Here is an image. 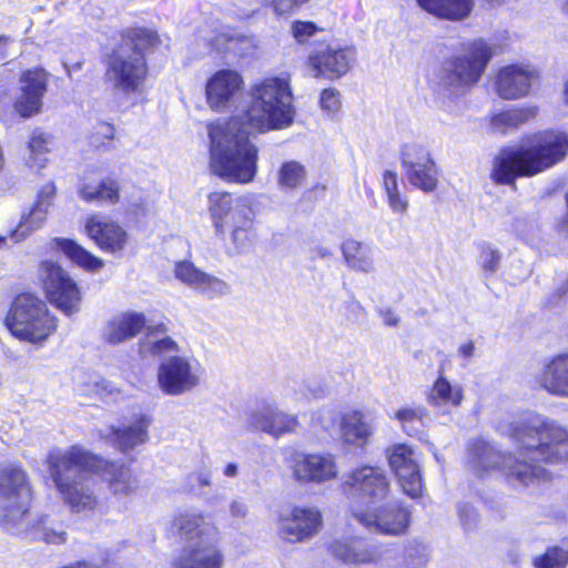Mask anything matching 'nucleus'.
Masks as SVG:
<instances>
[{"instance_id":"obj_1","label":"nucleus","mask_w":568,"mask_h":568,"mask_svg":"<svg viewBox=\"0 0 568 568\" xmlns=\"http://www.w3.org/2000/svg\"><path fill=\"white\" fill-rule=\"evenodd\" d=\"M252 100L242 118L210 128L211 168L221 179L247 184L257 173L258 149L243 124L258 133L283 129L293 122L288 81L268 77L252 87Z\"/></svg>"},{"instance_id":"obj_2","label":"nucleus","mask_w":568,"mask_h":568,"mask_svg":"<svg viewBox=\"0 0 568 568\" xmlns=\"http://www.w3.org/2000/svg\"><path fill=\"white\" fill-rule=\"evenodd\" d=\"M500 432L514 439L517 455H504L489 444L478 440L469 446L470 467L477 475L499 469L524 485L548 478L538 463H560L568 459V430L555 420L538 414L500 425Z\"/></svg>"},{"instance_id":"obj_3","label":"nucleus","mask_w":568,"mask_h":568,"mask_svg":"<svg viewBox=\"0 0 568 568\" xmlns=\"http://www.w3.org/2000/svg\"><path fill=\"white\" fill-rule=\"evenodd\" d=\"M49 478L60 498L74 513H88L101 507L92 475H99L112 495L126 497L138 488L131 469L122 464L106 462L73 446L68 450H53L47 458Z\"/></svg>"},{"instance_id":"obj_4","label":"nucleus","mask_w":568,"mask_h":568,"mask_svg":"<svg viewBox=\"0 0 568 568\" xmlns=\"http://www.w3.org/2000/svg\"><path fill=\"white\" fill-rule=\"evenodd\" d=\"M568 156V132L547 128L525 134L520 145L504 146L495 155L489 173L496 185H515L564 162Z\"/></svg>"},{"instance_id":"obj_5","label":"nucleus","mask_w":568,"mask_h":568,"mask_svg":"<svg viewBox=\"0 0 568 568\" xmlns=\"http://www.w3.org/2000/svg\"><path fill=\"white\" fill-rule=\"evenodd\" d=\"M120 42L103 59L104 81L124 97L140 95L150 77L149 55L162 40L155 29L134 26L119 31Z\"/></svg>"},{"instance_id":"obj_6","label":"nucleus","mask_w":568,"mask_h":568,"mask_svg":"<svg viewBox=\"0 0 568 568\" xmlns=\"http://www.w3.org/2000/svg\"><path fill=\"white\" fill-rule=\"evenodd\" d=\"M32 490L26 473L17 466L0 470V527L11 535L42 539L51 544L65 541V532L47 527L43 517L30 511Z\"/></svg>"},{"instance_id":"obj_7","label":"nucleus","mask_w":568,"mask_h":568,"mask_svg":"<svg viewBox=\"0 0 568 568\" xmlns=\"http://www.w3.org/2000/svg\"><path fill=\"white\" fill-rule=\"evenodd\" d=\"M171 529L187 544L174 561V568H222L223 556L215 546L219 530L203 514H180Z\"/></svg>"},{"instance_id":"obj_8","label":"nucleus","mask_w":568,"mask_h":568,"mask_svg":"<svg viewBox=\"0 0 568 568\" xmlns=\"http://www.w3.org/2000/svg\"><path fill=\"white\" fill-rule=\"evenodd\" d=\"M493 57V47L483 38L463 43L459 53L443 61L438 88L454 98L468 93L479 83Z\"/></svg>"},{"instance_id":"obj_9","label":"nucleus","mask_w":568,"mask_h":568,"mask_svg":"<svg viewBox=\"0 0 568 568\" xmlns=\"http://www.w3.org/2000/svg\"><path fill=\"white\" fill-rule=\"evenodd\" d=\"M3 323L18 339L39 344L57 329L58 318L40 297L20 294L11 302Z\"/></svg>"},{"instance_id":"obj_10","label":"nucleus","mask_w":568,"mask_h":568,"mask_svg":"<svg viewBox=\"0 0 568 568\" xmlns=\"http://www.w3.org/2000/svg\"><path fill=\"white\" fill-rule=\"evenodd\" d=\"M343 490L349 500V510L355 519V507L369 509L392 496L390 480L384 468L375 465H359L349 470L343 483Z\"/></svg>"},{"instance_id":"obj_11","label":"nucleus","mask_w":568,"mask_h":568,"mask_svg":"<svg viewBox=\"0 0 568 568\" xmlns=\"http://www.w3.org/2000/svg\"><path fill=\"white\" fill-rule=\"evenodd\" d=\"M38 282L48 301L64 315L71 316L81 308L82 294L75 281L54 261L39 265Z\"/></svg>"},{"instance_id":"obj_12","label":"nucleus","mask_w":568,"mask_h":568,"mask_svg":"<svg viewBox=\"0 0 568 568\" xmlns=\"http://www.w3.org/2000/svg\"><path fill=\"white\" fill-rule=\"evenodd\" d=\"M292 478L298 484L324 485L335 480L339 468L332 453L293 452L286 459Z\"/></svg>"},{"instance_id":"obj_13","label":"nucleus","mask_w":568,"mask_h":568,"mask_svg":"<svg viewBox=\"0 0 568 568\" xmlns=\"http://www.w3.org/2000/svg\"><path fill=\"white\" fill-rule=\"evenodd\" d=\"M355 519L369 530L398 536L407 531L410 524V511L389 497L386 501L369 509L362 505L356 506Z\"/></svg>"},{"instance_id":"obj_14","label":"nucleus","mask_w":568,"mask_h":568,"mask_svg":"<svg viewBox=\"0 0 568 568\" xmlns=\"http://www.w3.org/2000/svg\"><path fill=\"white\" fill-rule=\"evenodd\" d=\"M201 382L199 363L186 356H170L161 362L158 368V385L171 396L185 394Z\"/></svg>"},{"instance_id":"obj_15","label":"nucleus","mask_w":568,"mask_h":568,"mask_svg":"<svg viewBox=\"0 0 568 568\" xmlns=\"http://www.w3.org/2000/svg\"><path fill=\"white\" fill-rule=\"evenodd\" d=\"M322 528V515L315 507L294 506L278 514V536L290 542H303L314 537Z\"/></svg>"},{"instance_id":"obj_16","label":"nucleus","mask_w":568,"mask_h":568,"mask_svg":"<svg viewBox=\"0 0 568 568\" xmlns=\"http://www.w3.org/2000/svg\"><path fill=\"white\" fill-rule=\"evenodd\" d=\"M306 62L316 78L337 80L349 71L353 54L349 48L320 42Z\"/></svg>"},{"instance_id":"obj_17","label":"nucleus","mask_w":568,"mask_h":568,"mask_svg":"<svg viewBox=\"0 0 568 568\" xmlns=\"http://www.w3.org/2000/svg\"><path fill=\"white\" fill-rule=\"evenodd\" d=\"M48 82L49 73L42 67L30 68L21 72V93L12 104L19 118L29 119L41 112Z\"/></svg>"},{"instance_id":"obj_18","label":"nucleus","mask_w":568,"mask_h":568,"mask_svg":"<svg viewBox=\"0 0 568 568\" xmlns=\"http://www.w3.org/2000/svg\"><path fill=\"white\" fill-rule=\"evenodd\" d=\"M387 458L404 493L412 498L418 497L423 480L414 450L405 444L393 445L387 448Z\"/></svg>"},{"instance_id":"obj_19","label":"nucleus","mask_w":568,"mask_h":568,"mask_svg":"<svg viewBox=\"0 0 568 568\" xmlns=\"http://www.w3.org/2000/svg\"><path fill=\"white\" fill-rule=\"evenodd\" d=\"M537 71L525 64L510 63L501 67L495 77L494 90L503 100H519L529 95Z\"/></svg>"},{"instance_id":"obj_20","label":"nucleus","mask_w":568,"mask_h":568,"mask_svg":"<svg viewBox=\"0 0 568 568\" xmlns=\"http://www.w3.org/2000/svg\"><path fill=\"white\" fill-rule=\"evenodd\" d=\"M242 75L231 69H221L214 72L206 81L205 98L209 106L214 111L226 109L234 97L243 89Z\"/></svg>"},{"instance_id":"obj_21","label":"nucleus","mask_w":568,"mask_h":568,"mask_svg":"<svg viewBox=\"0 0 568 568\" xmlns=\"http://www.w3.org/2000/svg\"><path fill=\"white\" fill-rule=\"evenodd\" d=\"M150 425L151 418L145 414H139L121 427L110 425L101 428L100 436L112 446L125 453L148 440Z\"/></svg>"},{"instance_id":"obj_22","label":"nucleus","mask_w":568,"mask_h":568,"mask_svg":"<svg viewBox=\"0 0 568 568\" xmlns=\"http://www.w3.org/2000/svg\"><path fill=\"white\" fill-rule=\"evenodd\" d=\"M57 189L53 182H48L40 189L37 199L28 214L23 215L18 225L10 231L9 237L13 243L26 240L34 230H38L45 221Z\"/></svg>"},{"instance_id":"obj_23","label":"nucleus","mask_w":568,"mask_h":568,"mask_svg":"<svg viewBox=\"0 0 568 568\" xmlns=\"http://www.w3.org/2000/svg\"><path fill=\"white\" fill-rule=\"evenodd\" d=\"M374 434V425L366 412L359 408H349L342 413L339 419V437L343 444L363 448Z\"/></svg>"},{"instance_id":"obj_24","label":"nucleus","mask_w":568,"mask_h":568,"mask_svg":"<svg viewBox=\"0 0 568 568\" xmlns=\"http://www.w3.org/2000/svg\"><path fill=\"white\" fill-rule=\"evenodd\" d=\"M328 551L348 565L371 564L379 557L377 546L361 537L336 539L328 546Z\"/></svg>"},{"instance_id":"obj_25","label":"nucleus","mask_w":568,"mask_h":568,"mask_svg":"<svg viewBox=\"0 0 568 568\" xmlns=\"http://www.w3.org/2000/svg\"><path fill=\"white\" fill-rule=\"evenodd\" d=\"M537 383L550 395L568 398V353L547 361L537 377Z\"/></svg>"},{"instance_id":"obj_26","label":"nucleus","mask_w":568,"mask_h":568,"mask_svg":"<svg viewBox=\"0 0 568 568\" xmlns=\"http://www.w3.org/2000/svg\"><path fill=\"white\" fill-rule=\"evenodd\" d=\"M95 170L87 174L79 189V196L84 202H101L115 205L121 201V185L118 179L103 178L97 180L92 176Z\"/></svg>"},{"instance_id":"obj_27","label":"nucleus","mask_w":568,"mask_h":568,"mask_svg":"<svg viewBox=\"0 0 568 568\" xmlns=\"http://www.w3.org/2000/svg\"><path fill=\"white\" fill-rule=\"evenodd\" d=\"M145 324L146 320L143 313H119L105 324L103 337L110 344H120L135 337Z\"/></svg>"},{"instance_id":"obj_28","label":"nucleus","mask_w":568,"mask_h":568,"mask_svg":"<svg viewBox=\"0 0 568 568\" xmlns=\"http://www.w3.org/2000/svg\"><path fill=\"white\" fill-rule=\"evenodd\" d=\"M251 424L258 430L281 437L295 432L298 419L295 415L286 414L275 407H265L253 414Z\"/></svg>"},{"instance_id":"obj_29","label":"nucleus","mask_w":568,"mask_h":568,"mask_svg":"<svg viewBox=\"0 0 568 568\" xmlns=\"http://www.w3.org/2000/svg\"><path fill=\"white\" fill-rule=\"evenodd\" d=\"M417 6L436 19L460 22L474 11L475 0H415Z\"/></svg>"},{"instance_id":"obj_30","label":"nucleus","mask_w":568,"mask_h":568,"mask_svg":"<svg viewBox=\"0 0 568 568\" xmlns=\"http://www.w3.org/2000/svg\"><path fill=\"white\" fill-rule=\"evenodd\" d=\"M87 233L100 248H122L128 234L124 229L113 221H100L91 215L85 222Z\"/></svg>"},{"instance_id":"obj_31","label":"nucleus","mask_w":568,"mask_h":568,"mask_svg":"<svg viewBox=\"0 0 568 568\" xmlns=\"http://www.w3.org/2000/svg\"><path fill=\"white\" fill-rule=\"evenodd\" d=\"M165 333L166 327L163 324L149 327L140 342V353L143 356H159L164 359L179 356L180 345Z\"/></svg>"},{"instance_id":"obj_32","label":"nucleus","mask_w":568,"mask_h":568,"mask_svg":"<svg viewBox=\"0 0 568 568\" xmlns=\"http://www.w3.org/2000/svg\"><path fill=\"white\" fill-rule=\"evenodd\" d=\"M464 399L463 386L458 383H450L445 376L439 375L427 394V403L438 409L448 412L457 408Z\"/></svg>"},{"instance_id":"obj_33","label":"nucleus","mask_w":568,"mask_h":568,"mask_svg":"<svg viewBox=\"0 0 568 568\" xmlns=\"http://www.w3.org/2000/svg\"><path fill=\"white\" fill-rule=\"evenodd\" d=\"M539 109L536 105H519L494 113L490 116V125L500 133L517 130L521 125L536 119Z\"/></svg>"},{"instance_id":"obj_34","label":"nucleus","mask_w":568,"mask_h":568,"mask_svg":"<svg viewBox=\"0 0 568 568\" xmlns=\"http://www.w3.org/2000/svg\"><path fill=\"white\" fill-rule=\"evenodd\" d=\"M235 199L231 192L214 191L207 195V210L216 233L224 234L226 219L234 209Z\"/></svg>"},{"instance_id":"obj_35","label":"nucleus","mask_w":568,"mask_h":568,"mask_svg":"<svg viewBox=\"0 0 568 568\" xmlns=\"http://www.w3.org/2000/svg\"><path fill=\"white\" fill-rule=\"evenodd\" d=\"M404 174L413 186L424 192H433L437 187V169L434 161L417 164L413 169H406Z\"/></svg>"},{"instance_id":"obj_36","label":"nucleus","mask_w":568,"mask_h":568,"mask_svg":"<svg viewBox=\"0 0 568 568\" xmlns=\"http://www.w3.org/2000/svg\"><path fill=\"white\" fill-rule=\"evenodd\" d=\"M307 178L305 166L297 161L282 163L277 173V184L283 190H296L302 186Z\"/></svg>"},{"instance_id":"obj_37","label":"nucleus","mask_w":568,"mask_h":568,"mask_svg":"<svg viewBox=\"0 0 568 568\" xmlns=\"http://www.w3.org/2000/svg\"><path fill=\"white\" fill-rule=\"evenodd\" d=\"M535 568H565L568 564V540L562 546L549 547L532 560Z\"/></svg>"},{"instance_id":"obj_38","label":"nucleus","mask_w":568,"mask_h":568,"mask_svg":"<svg viewBox=\"0 0 568 568\" xmlns=\"http://www.w3.org/2000/svg\"><path fill=\"white\" fill-rule=\"evenodd\" d=\"M425 415L426 410L422 406H404L395 412L394 418L400 423L405 433L414 435L423 426Z\"/></svg>"},{"instance_id":"obj_39","label":"nucleus","mask_w":568,"mask_h":568,"mask_svg":"<svg viewBox=\"0 0 568 568\" xmlns=\"http://www.w3.org/2000/svg\"><path fill=\"white\" fill-rule=\"evenodd\" d=\"M257 237L254 226V220L247 215H243L240 221L235 222L231 232L232 243L237 248L252 246Z\"/></svg>"},{"instance_id":"obj_40","label":"nucleus","mask_w":568,"mask_h":568,"mask_svg":"<svg viewBox=\"0 0 568 568\" xmlns=\"http://www.w3.org/2000/svg\"><path fill=\"white\" fill-rule=\"evenodd\" d=\"M115 139V128L112 123L100 121L98 122L90 135L89 144L93 150H108L113 146Z\"/></svg>"},{"instance_id":"obj_41","label":"nucleus","mask_w":568,"mask_h":568,"mask_svg":"<svg viewBox=\"0 0 568 568\" xmlns=\"http://www.w3.org/2000/svg\"><path fill=\"white\" fill-rule=\"evenodd\" d=\"M434 161L429 152L420 144L407 143L400 151V163L403 170L416 168L417 164L430 163Z\"/></svg>"},{"instance_id":"obj_42","label":"nucleus","mask_w":568,"mask_h":568,"mask_svg":"<svg viewBox=\"0 0 568 568\" xmlns=\"http://www.w3.org/2000/svg\"><path fill=\"white\" fill-rule=\"evenodd\" d=\"M195 290L210 298H215L227 295L230 285L219 277L204 273Z\"/></svg>"},{"instance_id":"obj_43","label":"nucleus","mask_w":568,"mask_h":568,"mask_svg":"<svg viewBox=\"0 0 568 568\" xmlns=\"http://www.w3.org/2000/svg\"><path fill=\"white\" fill-rule=\"evenodd\" d=\"M69 260L88 272H98L104 266V262L92 255L90 251H65Z\"/></svg>"},{"instance_id":"obj_44","label":"nucleus","mask_w":568,"mask_h":568,"mask_svg":"<svg viewBox=\"0 0 568 568\" xmlns=\"http://www.w3.org/2000/svg\"><path fill=\"white\" fill-rule=\"evenodd\" d=\"M175 276L183 283L195 288L204 272L196 268L191 262L182 261L175 265Z\"/></svg>"},{"instance_id":"obj_45","label":"nucleus","mask_w":568,"mask_h":568,"mask_svg":"<svg viewBox=\"0 0 568 568\" xmlns=\"http://www.w3.org/2000/svg\"><path fill=\"white\" fill-rule=\"evenodd\" d=\"M346 264L356 271L368 272L373 268V261L367 251H343Z\"/></svg>"},{"instance_id":"obj_46","label":"nucleus","mask_w":568,"mask_h":568,"mask_svg":"<svg viewBox=\"0 0 568 568\" xmlns=\"http://www.w3.org/2000/svg\"><path fill=\"white\" fill-rule=\"evenodd\" d=\"M320 31L322 29L313 21L295 20L291 24V33L298 43L306 42Z\"/></svg>"},{"instance_id":"obj_47","label":"nucleus","mask_w":568,"mask_h":568,"mask_svg":"<svg viewBox=\"0 0 568 568\" xmlns=\"http://www.w3.org/2000/svg\"><path fill=\"white\" fill-rule=\"evenodd\" d=\"M320 105L326 112L336 113L342 106L339 91L335 88L323 89L320 94Z\"/></svg>"},{"instance_id":"obj_48","label":"nucleus","mask_w":568,"mask_h":568,"mask_svg":"<svg viewBox=\"0 0 568 568\" xmlns=\"http://www.w3.org/2000/svg\"><path fill=\"white\" fill-rule=\"evenodd\" d=\"M49 135L40 130H34L29 139L28 149L32 155L49 152Z\"/></svg>"},{"instance_id":"obj_49","label":"nucleus","mask_w":568,"mask_h":568,"mask_svg":"<svg viewBox=\"0 0 568 568\" xmlns=\"http://www.w3.org/2000/svg\"><path fill=\"white\" fill-rule=\"evenodd\" d=\"M382 187L386 194V199L393 194L399 193L398 174L392 170L384 171L382 175Z\"/></svg>"},{"instance_id":"obj_50","label":"nucleus","mask_w":568,"mask_h":568,"mask_svg":"<svg viewBox=\"0 0 568 568\" xmlns=\"http://www.w3.org/2000/svg\"><path fill=\"white\" fill-rule=\"evenodd\" d=\"M386 202L392 212L398 215H404L409 207L408 197L402 191L387 197Z\"/></svg>"},{"instance_id":"obj_51","label":"nucleus","mask_w":568,"mask_h":568,"mask_svg":"<svg viewBox=\"0 0 568 568\" xmlns=\"http://www.w3.org/2000/svg\"><path fill=\"white\" fill-rule=\"evenodd\" d=\"M11 118L10 91L8 89H3L0 91V121L7 122Z\"/></svg>"},{"instance_id":"obj_52","label":"nucleus","mask_w":568,"mask_h":568,"mask_svg":"<svg viewBox=\"0 0 568 568\" xmlns=\"http://www.w3.org/2000/svg\"><path fill=\"white\" fill-rule=\"evenodd\" d=\"M378 315L387 326L396 327L399 324L400 318L393 308L382 307L378 310Z\"/></svg>"},{"instance_id":"obj_53","label":"nucleus","mask_w":568,"mask_h":568,"mask_svg":"<svg viewBox=\"0 0 568 568\" xmlns=\"http://www.w3.org/2000/svg\"><path fill=\"white\" fill-rule=\"evenodd\" d=\"M247 505L241 499H235L230 505V514L234 518L243 519L247 515Z\"/></svg>"},{"instance_id":"obj_54","label":"nucleus","mask_w":568,"mask_h":568,"mask_svg":"<svg viewBox=\"0 0 568 568\" xmlns=\"http://www.w3.org/2000/svg\"><path fill=\"white\" fill-rule=\"evenodd\" d=\"M459 517L465 526H470L477 518V513L474 507L464 505L459 507Z\"/></svg>"},{"instance_id":"obj_55","label":"nucleus","mask_w":568,"mask_h":568,"mask_svg":"<svg viewBox=\"0 0 568 568\" xmlns=\"http://www.w3.org/2000/svg\"><path fill=\"white\" fill-rule=\"evenodd\" d=\"M481 261L484 267L493 272L497 267L499 257L496 251H485V254L481 256Z\"/></svg>"},{"instance_id":"obj_56","label":"nucleus","mask_w":568,"mask_h":568,"mask_svg":"<svg viewBox=\"0 0 568 568\" xmlns=\"http://www.w3.org/2000/svg\"><path fill=\"white\" fill-rule=\"evenodd\" d=\"M326 191V186L324 184H315L310 189L305 190L302 199L308 202H313L316 200V195L323 196Z\"/></svg>"},{"instance_id":"obj_57","label":"nucleus","mask_w":568,"mask_h":568,"mask_svg":"<svg viewBox=\"0 0 568 568\" xmlns=\"http://www.w3.org/2000/svg\"><path fill=\"white\" fill-rule=\"evenodd\" d=\"M565 202H566V212L565 214L558 220L557 223V230L566 235H568V192L565 194Z\"/></svg>"},{"instance_id":"obj_58","label":"nucleus","mask_w":568,"mask_h":568,"mask_svg":"<svg viewBox=\"0 0 568 568\" xmlns=\"http://www.w3.org/2000/svg\"><path fill=\"white\" fill-rule=\"evenodd\" d=\"M458 352L465 358H469L474 355L475 345L473 342H466L459 346Z\"/></svg>"},{"instance_id":"obj_59","label":"nucleus","mask_w":568,"mask_h":568,"mask_svg":"<svg viewBox=\"0 0 568 568\" xmlns=\"http://www.w3.org/2000/svg\"><path fill=\"white\" fill-rule=\"evenodd\" d=\"M55 243H57V248H63V250H67V248H82L80 245H78L72 240L62 239V240H57Z\"/></svg>"},{"instance_id":"obj_60","label":"nucleus","mask_w":568,"mask_h":568,"mask_svg":"<svg viewBox=\"0 0 568 568\" xmlns=\"http://www.w3.org/2000/svg\"><path fill=\"white\" fill-rule=\"evenodd\" d=\"M63 568H103V566L92 561H78Z\"/></svg>"},{"instance_id":"obj_61","label":"nucleus","mask_w":568,"mask_h":568,"mask_svg":"<svg viewBox=\"0 0 568 568\" xmlns=\"http://www.w3.org/2000/svg\"><path fill=\"white\" fill-rule=\"evenodd\" d=\"M196 478L201 486H209L211 484V474L209 470L199 471Z\"/></svg>"},{"instance_id":"obj_62","label":"nucleus","mask_w":568,"mask_h":568,"mask_svg":"<svg viewBox=\"0 0 568 568\" xmlns=\"http://www.w3.org/2000/svg\"><path fill=\"white\" fill-rule=\"evenodd\" d=\"M239 467L234 463H230L225 466L223 474L226 477H235L237 475Z\"/></svg>"},{"instance_id":"obj_63","label":"nucleus","mask_w":568,"mask_h":568,"mask_svg":"<svg viewBox=\"0 0 568 568\" xmlns=\"http://www.w3.org/2000/svg\"><path fill=\"white\" fill-rule=\"evenodd\" d=\"M481 6L495 7L503 2V0H479Z\"/></svg>"},{"instance_id":"obj_64","label":"nucleus","mask_w":568,"mask_h":568,"mask_svg":"<svg viewBox=\"0 0 568 568\" xmlns=\"http://www.w3.org/2000/svg\"><path fill=\"white\" fill-rule=\"evenodd\" d=\"M10 42V37L0 34V44L7 45Z\"/></svg>"}]
</instances>
